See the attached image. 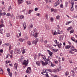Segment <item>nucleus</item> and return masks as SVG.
<instances>
[{
	"label": "nucleus",
	"mask_w": 77,
	"mask_h": 77,
	"mask_svg": "<svg viewBox=\"0 0 77 77\" xmlns=\"http://www.w3.org/2000/svg\"><path fill=\"white\" fill-rule=\"evenodd\" d=\"M29 59H28L26 61L25 60L22 63V65H25L26 66H27V65H28V63H29Z\"/></svg>",
	"instance_id": "f257e3e1"
},
{
	"label": "nucleus",
	"mask_w": 77,
	"mask_h": 77,
	"mask_svg": "<svg viewBox=\"0 0 77 77\" xmlns=\"http://www.w3.org/2000/svg\"><path fill=\"white\" fill-rule=\"evenodd\" d=\"M31 72V68L30 67H29L26 70V72L28 74H30V73Z\"/></svg>",
	"instance_id": "f03ea898"
},
{
	"label": "nucleus",
	"mask_w": 77,
	"mask_h": 77,
	"mask_svg": "<svg viewBox=\"0 0 77 77\" xmlns=\"http://www.w3.org/2000/svg\"><path fill=\"white\" fill-rule=\"evenodd\" d=\"M14 53H18V54H21V51L20 49H16L15 50Z\"/></svg>",
	"instance_id": "7ed1b4c3"
},
{
	"label": "nucleus",
	"mask_w": 77,
	"mask_h": 77,
	"mask_svg": "<svg viewBox=\"0 0 77 77\" xmlns=\"http://www.w3.org/2000/svg\"><path fill=\"white\" fill-rule=\"evenodd\" d=\"M25 60H24V59L23 58V56H22L21 58L19 59L18 60V61H19V62H21H21L22 63L25 61Z\"/></svg>",
	"instance_id": "20e7f679"
},
{
	"label": "nucleus",
	"mask_w": 77,
	"mask_h": 77,
	"mask_svg": "<svg viewBox=\"0 0 77 77\" xmlns=\"http://www.w3.org/2000/svg\"><path fill=\"white\" fill-rule=\"evenodd\" d=\"M51 59V57L50 56L48 57V58L47 59H46L45 60V62H49V63H51V62L50 60Z\"/></svg>",
	"instance_id": "39448f33"
},
{
	"label": "nucleus",
	"mask_w": 77,
	"mask_h": 77,
	"mask_svg": "<svg viewBox=\"0 0 77 77\" xmlns=\"http://www.w3.org/2000/svg\"><path fill=\"white\" fill-rule=\"evenodd\" d=\"M38 42V39H36L35 40H34L32 42V44L35 45H36V44H37Z\"/></svg>",
	"instance_id": "423d86ee"
},
{
	"label": "nucleus",
	"mask_w": 77,
	"mask_h": 77,
	"mask_svg": "<svg viewBox=\"0 0 77 77\" xmlns=\"http://www.w3.org/2000/svg\"><path fill=\"white\" fill-rule=\"evenodd\" d=\"M42 63L43 66H46V65H47L48 64V63L47 62H46L45 63L43 61H42Z\"/></svg>",
	"instance_id": "0eeeda50"
},
{
	"label": "nucleus",
	"mask_w": 77,
	"mask_h": 77,
	"mask_svg": "<svg viewBox=\"0 0 77 77\" xmlns=\"http://www.w3.org/2000/svg\"><path fill=\"white\" fill-rule=\"evenodd\" d=\"M18 63H15V64H14V66L15 69H17V68H18Z\"/></svg>",
	"instance_id": "6e6552de"
},
{
	"label": "nucleus",
	"mask_w": 77,
	"mask_h": 77,
	"mask_svg": "<svg viewBox=\"0 0 77 77\" xmlns=\"http://www.w3.org/2000/svg\"><path fill=\"white\" fill-rule=\"evenodd\" d=\"M52 33L53 35H56L57 34V32L55 30H53L52 31Z\"/></svg>",
	"instance_id": "1a4fd4ad"
},
{
	"label": "nucleus",
	"mask_w": 77,
	"mask_h": 77,
	"mask_svg": "<svg viewBox=\"0 0 77 77\" xmlns=\"http://www.w3.org/2000/svg\"><path fill=\"white\" fill-rule=\"evenodd\" d=\"M17 0L18 1V3L19 5H20L23 2V0Z\"/></svg>",
	"instance_id": "9d476101"
},
{
	"label": "nucleus",
	"mask_w": 77,
	"mask_h": 77,
	"mask_svg": "<svg viewBox=\"0 0 77 77\" xmlns=\"http://www.w3.org/2000/svg\"><path fill=\"white\" fill-rule=\"evenodd\" d=\"M59 0H58V1L55 3L54 5V6H56L59 5Z\"/></svg>",
	"instance_id": "9b49d317"
},
{
	"label": "nucleus",
	"mask_w": 77,
	"mask_h": 77,
	"mask_svg": "<svg viewBox=\"0 0 77 77\" xmlns=\"http://www.w3.org/2000/svg\"><path fill=\"white\" fill-rule=\"evenodd\" d=\"M57 45L58 47L59 48H60L62 47V43H61L59 44L58 43Z\"/></svg>",
	"instance_id": "f8f14e48"
},
{
	"label": "nucleus",
	"mask_w": 77,
	"mask_h": 77,
	"mask_svg": "<svg viewBox=\"0 0 77 77\" xmlns=\"http://www.w3.org/2000/svg\"><path fill=\"white\" fill-rule=\"evenodd\" d=\"M23 26L24 27L23 29L25 30L26 29V23L24 22L23 23Z\"/></svg>",
	"instance_id": "ddd939ff"
},
{
	"label": "nucleus",
	"mask_w": 77,
	"mask_h": 77,
	"mask_svg": "<svg viewBox=\"0 0 77 77\" xmlns=\"http://www.w3.org/2000/svg\"><path fill=\"white\" fill-rule=\"evenodd\" d=\"M33 36L35 38H37L38 37V33L36 32L34 33Z\"/></svg>",
	"instance_id": "4468645a"
},
{
	"label": "nucleus",
	"mask_w": 77,
	"mask_h": 77,
	"mask_svg": "<svg viewBox=\"0 0 77 77\" xmlns=\"http://www.w3.org/2000/svg\"><path fill=\"white\" fill-rule=\"evenodd\" d=\"M46 71H48V72H53V71L52 70L50 69H46Z\"/></svg>",
	"instance_id": "2eb2a0df"
},
{
	"label": "nucleus",
	"mask_w": 77,
	"mask_h": 77,
	"mask_svg": "<svg viewBox=\"0 0 77 77\" xmlns=\"http://www.w3.org/2000/svg\"><path fill=\"white\" fill-rule=\"evenodd\" d=\"M70 47H71L69 45H67L66 46L65 48L66 49H69Z\"/></svg>",
	"instance_id": "dca6fc26"
},
{
	"label": "nucleus",
	"mask_w": 77,
	"mask_h": 77,
	"mask_svg": "<svg viewBox=\"0 0 77 77\" xmlns=\"http://www.w3.org/2000/svg\"><path fill=\"white\" fill-rule=\"evenodd\" d=\"M50 20L51 22H53L54 21V18H53V17H51L50 18Z\"/></svg>",
	"instance_id": "f3484780"
},
{
	"label": "nucleus",
	"mask_w": 77,
	"mask_h": 77,
	"mask_svg": "<svg viewBox=\"0 0 77 77\" xmlns=\"http://www.w3.org/2000/svg\"><path fill=\"white\" fill-rule=\"evenodd\" d=\"M45 27L47 30H49V29H50V27H49V26L47 25H46Z\"/></svg>",
	"instance_id": "a211bd4d"
},
{
	"label": "nucleus",
	"mask_w": 77,
	"mask_h": 77,
	"mask_svg": "<svg viewBox=\"0 0 77 77\" xmlns=\"http://www.w3.org/2000/svg\"><path fill=\"white\" fill-rule=\"evenodd\" d=\"M23 18H24V16L23 15L20 16V20H22L23 19Z\"/></svg>",
	"instance_id": "6ab92c4d"
},
{
	"label": "nucleus",
	"mask_w": 77,
	"mask_h": 77,
	"mask_svg": "<svg viewBox=\"0 0 77 77\" xmlns=\"http://www.w3.org/2000/svg\"><path fill=\"white\" fill-rule=\"evenodd\" d=\"M3 73V70L2 68H0V74H2Z\"/></svg>",
	"instance_id": "aec40b11"
},
{
	"label": "nucleus",
	"mask_w": 77,
	"mask_h": 77,
	"mask_svg": "<svg viewBox=\"0 0 77 77\" xmlns=\"http://www.w3.org/2000/svg\"><path fill=\"white\" fill-rule=\"evenodd\" d=\"M10 16L11 18H13V20H15V16H14L13 14L10 15Z\"/></svg>",
	"instance_id": "412c9836"
},
{
	"label": "nucleus",
	"mask_w": 77,
	"mask_h": 77,
	"mask_svg": "<svg viewBox=\"0 0 77 77\" xmlns=\"http://www.w3.org/2000/svg\"><path fill=\"white\" fill-rule=\"evenodd\" d=\"M52 50L53 51H54V52H55V53H57V51H58L59 50H58V49H53Z\"/></svg>",
	"instance_id": "4be33fe9"
},
{
	"label": "nucleus",
	"mask_w": 77,
	"mask_h": 77,
	"mask_svg": "<svg viewBox=\"0 0 77 77\" xmlns=\"http://www.w3.org/2000/svg\"><path fill=\"white\" fill-rule=\"evenodd\" d=\"M46 71H47V70L46 69L43 70V72H42V74H43V75H45V74H44V73H45V72H46Z\"/></svg>",
	"instance_id": "5701e85b"
},
{
	"label": "nucleus",
	"mask_w": 77,
	"mask_h": 77,
	"mask_svg": "<svg viewBox=\"0 0 77 77\" xmlns=\"http://www.w3.org/2000/svg\"><path fill=\"white\" fill-rule=\"evenodd\" d=\"M56 11H57V10H54V9L53 8H51V12H53V11L54 12H56Z\"/></svg>",
	"instance_id": "b1692460"
},
{
	"label": "nucleus",
	"mask_w": 77,
	"mask_h": 77,
	"mask_svg": "<svg viewBox=\"0 0 77 77\" xmlns=\"http://www.w3.org/2000/svg\"><path fill=\"white\" fill-rule=\"evenodd\" d=\"M36 64L38 65V66H39L40 65V62L39 61H36Z\"/></svg>",
	"instance_id": "393cba45"
},
{
	"label": "nucleus",
	"mask_w": 77,
	"mask_h": 77,
	"mask_svg": "<svg viewBox=\"0 0 77 77\" xmlns=\"http://www.w3.org/2000/svg\"><path fill=\"white\" fill-rule=\"evenodd\" d=\"M71 49L72 51H73L75 49V48L73 46H71Z\"/></svg>",
	"instance_id": "a878e982"
},
{
	"label": "nucleus",
	"mask_w": 77,
	"mask_h": 77,
	"mask_svg": "<svg viewBox=\"0 0 77 77\" xmlns=\"http://www.w3.org/2000/svg\"><path fill=\"white\" fill-rule=\"evenodd\" d=\"M66 76H67L69 75V72H66L65 73Z\"/></svg>",
	"instance_id": "bb28decb"
},
{
	"label": "nucleus",
	"mask_w": 77,
	"mask_h": 77,
	"mask_svg": "<svg viewBox=\"0 0 77 77\" xmlns=\"http://www.w3.org/2000/svg\"><path fill=\"white\" fill-rule=\"evenodd\" d=\"M8 74L10 77H12V72H11V71L8 72Z\"/></svg>",
	"instance_id": "cd10ccee"
},
{
	"label": "nucleus",
	"mask_w": 77,
	"mask_h": 77,
	"mask_svg": "<svg viewBox=\"0 0 77 77\" xmlns=\"http://www.w3.org/2000/svg\"><path fill=\"white\" fill-rule=\"evenodd\" d=\"M72 29V27L70 26L68 28V29H67V30L69 31V30H71Z\"/></svg>",
	"instance_id": "c85d7f7f"
},
{
	"label": "nucleus",
	"mask_w": 77,
	"mask_h": 77,
	"mask_svg": "<svg viewBox=\"0 0 77 77\" xmlns=\"http://www.w3.org/2000/svg\"><path fill=\"white\" fill-rule=\"evenodd\" d=\"M26 3H27V5H30V4H31V2H28V1H26Z\"/></svg>",
	"instance_id": "c756f323"
},
{
	"label": "nucleus",
	"mask_w": 77,
	"mask_h": 77,
	"mask_svg": "<svg viewBox=\"0 0 77 77\" xmlns=\"http://www.w3.org/2000/svg\"><path fill=\"white\" fill-rule=\"evenodd\" d=\"M52 76L53 77H59V76L57 75H52Z\"/></svg>",
	"instance_id": "7c9ffc66"
},
{
	"label": "nucleus",
	"mask_w": 77,
	"mask_h": 77,
	"mask_svg": "<svg viewBox=\"0 0 77 77\" xmlns=\"http://www.w3.org/2000/svg\"><path fill=\"white\" fill-rule=\"evenodd\" d=\"M69 53H70L71 54H74V52H72V51H69Z\"/></svg>",
	"instance_id": "2f4dec72"
},
{
	"label": "nucleus",
	"mask_w": 77,
	"mask_h": 77,
	"mask_svg": "<svg viewBox=\"0 0 77 77\" xmlns=\"http://www.w3.org/2000/svg\"><path fill=\"white\" fill-rule=\"evenodd\" d=\"M42 57L43 59H44L45 60L47 59H46V57L44 55H43L42 56Z\"/></svg>",
	"instance_id": "473e14b6"
},
{
	"label": "nucleus",
	"mask_w": 77,
	"mask_h": 77,
	"mask_svg": "<svg viewBox=\"0 0 77 77\" xmlns=\"http://www.w3.org/2000/svg\"><path fill=\"white\" fill-rule=\"evenodd\" d=\"M25 50H26V49H23V51H22V54H24V53H25L26 52V51H25Z\"/></svg>",
	"instance_id": "72a5a7b5"
},
{
	"label": "nucleus",
	"mask_w": 77,
	"mask_h": 77,
	"mask_svg": "<svg viewBox=\"0 0 77 77\" xmlns=\"http://www.w3.org/2000/svg\"><path fill=\"white\" fill-rule=\"evenodd\" d=\"M11 62V61H8V60H7L5 61V63L6 64H8V63H10Z\"/></svg>",
	"instance_id": "f704fd0d"
},
{
	"label": "nucleus",
	"mask_w": 77,
	"mask_h": 77,
	"mask_svg": "<svg viewBox=\"0 0 77 77\" xmlns=\"http://www.w3.org/2000/svg\"><path fill=\"white\" fill-rule=\"evenodd\" d=\"M19 40L20 42H23V41H24V39H19Z\"/></svg>",
	"instance_id": "c9c22d12"
},
{
	"label": "nucleus",
	"mask_w": 77,
	"mask_h": 77,
	"mask_svg": "<svg viewBox=\"0 0 77 77\" xmlns=\"http://www.w3.org/2000/svg\"><path fill=\"white\" fill-rule=\"evenodd\" d=\"M33 12V10H29V14H30V13H31V12Z\"/></svg>",
	"instance_id": "e433bc0d"
},
{
	"label": "nucleus",
	"mask_w": 77,
	"mask_h": 77,
	"mask_svg": "<svg viewBox=\"0 0 77 77\" xmlns=\"http://www.w3.org/2000/svg\"><path fill=\"white\" fill-rule=\"evenodd\" d=\"M33 27V25H32V24H31L29 26V29H30V27H31V28H32Z\"/></svg>",
	"instance_id": "4c0bfd02"
},
{
	"label": "nucleus",
	"mask_w": 77,
	"mask_h": 77,
	"mask_svg": "<svg viewBox=\"0 0 77 77\" xmlns=\"http://www.w3.org/2000/svg\"><path fill=\"white\" fill-rule=\"evenodd\" d=\"M13 52H14V51L12 50L10 52V53L11 54H13Z\"/></svg>",
	"instance_id": "58836bf2"
},
{
	"label": "nucleus",
	"mask_w": 77,
	"mask_h": 77,
	"mask_svg": "<svg viewBox=\"0 0 77 77\" xmlns=\"http://www.w3.org/2000/svg\"><path fill=\"white\" fill-rule=\"evenodd\" d=\"M56 18L57 20H59V19H60V16H59V15H58L56 17Z\"/></svg>",
	"instance_id": "ea45409f"
},
{
	"label": "nucleus",
	"mask_w": 77,
	"mask_h": 77,
	"mask_svg": "<svg viewBox=\"0 0 77 77\" xmlns=\"http://www.w3.org/2000/svg\"><path fill=\"white\" fill-rule=\"evenodd\" d=\"M48 54H49L50 55V56H52V52H49L48 53Z\"/></svg>",
	"instance_id": "a19ab883"
},
{
	"label": "nucleus",
	"mask_w": 77,
	"mask_h": 77,
	"mask_svg": "<svg viewBox=\"0 0 77 77\" xmlns=\"http://www.w3.org/2000/svg\"><path fill=\"white\" fill-rule=\"evenodd\" d=\"M10 10H12V8H11V6H9V8L8 9V11H10Z\"/></svg>",
	"instance_id": "79ce46f5"
},
{
	"label": "nucleus",
	"mask_w": 77,
	"mask_h": 77,
	"mask_svg": "<svg viewBox=\"0 0 77 77\" xmlns=\"http://www.w3.org/2000/svg\"><path fill=\"white\" fill-rule=\"evenodd\" d=\"M10 56V54H8L7 55L6 58L8 59V57H9Z\"/></svg>",
	"instance_id": "37998d69"
},
{
	"label": "nucleus",
	"mask_w": 77,
	"mask_h": 77,
	"mask_svg": "<svg viewBox=\"0 0 77 77\" xmlns=\"http://www.w3.org/2000/svg\"><path fill=\"white\" fill-rule=\"evenodd\" d=\"M71 23V21H69L68 22H67L66 23V25H68V24H69V23Z\"/></svg>",
	"instance_id": "c03bdc74"
},
{
	"label": "nucleus",
	"mask_w": 77,
	"mask_h": 77,
	"mask_svg": "<svg viewBox=\"0 0 77 77\" xmlns=\"http://www.w3.org/2000/svg\"><path fill=\"white\" fill-rule=\"evenodd\" d=\"M54 42H55V44H57L58 43H59V42H57V40H55L54 41Z\"/></svg>",
	"instance_id": "a18cd8bd"
},
{
	"label": "nucleus",
	"mask_w": 77,
	"mask_h": 77,
	"mask_svg": "<svg viewBox=\"0 0 77 77\" xmlns=\"http://www.w3.org/2000/svg\"><path fill=\"white\" fill-rule=\"evenodd\" d=\"M74 30H72L70 31V33H72L74 32Z\"/></svg>",
	"instance_id": "49530a36"
},
{
	"label": "nucleus",
	"mask_w": 77,
	"mask_h": 77,
	"mask_svg": "<svg viewBox=\"0 0 77 77\" xmlns=\"http://www.w3.org/2000/svg\"><path fill=\"white\" fill-rule=\"evenodd\" d=\"M7 37H9V36H10V34L7 33Z\"/></svg>",
	"instance_id": "de8ad7c7"
},
{
	"label": "nucleus",
	"mask_w": 77,
	"mask_h": 77,
	"mask_svg": "<svg viewBox=\"0 0 77 77\" xmlns=\"http://www.w3.org/2000/svg\"><path fill=\"white\" fill-rule=\"evenodd\" d=\"M74 10V8H73V7L72 6V7H71L70 11H72Z\"/></svg>",
	"instance_id": "09e8293b"
},
{
	"label": "nucleus",
	"mask_w": 77,
	"mask_h": 77,
	"mask_svg": "<svg viewBox=\"0 0 77 77\" xmlns=\"http://www.w3.org/2000/svg\"><path fill=\"white\" fill-rule=\"evenodd\" d=\"M46 2H49V3H51V0H46Z\"/></svg>",
	"instance_id": "8fccbe9b"
},
{
	"label": "nucleus",
	"mask_w": 77,
	"mask_h": 77,
	"mask_svg": "<svg viewBox=\"0 0 77 77\" xmlns=\"http://www.w3.org/2000/svg\"><path fill=\"white\" fill-rule=\"evenodd\" d=\"M2 27H5V25L3 24H2L1 25H0V28H2Z\"/></svg>",
	"instance_id": "3c124183"
},
{
	"label": "nucleus",
	"mask_w": 77,
	"mask_h": 77,
	"mask_svg": "<svg viewBox=\"0 0 77 77\" xmlns=\"http://www.w3.org/2000/svg\"><path fill=\"white\" fill-rule=\"evenodd\" d=\"M27 43L29 45H31V43L30 41H28L27 42Z\"/></svg>",
	"instance_id": "603ef678"
},
{
	"label": "nucleus",
	"mask_w": 77,
	"mask_h": 77,
	"mask_svg": "<svg viewBox=\"0 0 77 77\" xmlns=\"http://www.w3.org/2000/svg\"><path fill=\"white\" fill-rule=\"evenodd\" d=\"M63 35H61L60 36V39L63 38Z\"/></svg>",
	"instance_id": "864d4df0"
},
{
	"label": "nucleus",
	"mask_w": 77,
	"mask_h": 77,
	"mask_svg": "<svg viewBox=\"0 0 77 77\" xmlns=\"http://www.w3.org/2000/svg\"><path fill=\"white\" fill-rule=\"evenodd\" d=\"M51 63V66L53 67L54 66V64H53L51 62V63Z\"/></svg>",
	"instance_id": "5fc2aeb1"
},
{
	"label": "nucleus",
	"mask_w": 77,
	"mask_h": 77,
	"mask_svg": "<svg viewBox=\"0 0 77 77\" xmlns=\"http://www.w3.org/2000/svg\"><path fill=\"white\" fill-rule=\"evenodd\" d=\"M65 6L66 7H67V5H68V2H66L65 3Z\"/></svg>",
	"instance_id": "6e6d98bb"
},
{
	"label": "nucleus",
	"mask_w": 77,
	"mask_h": 77,
	"mask_svg": "<svg viewBox=\"0 0 77 77\" xmlns=\"http://www.w3.org/2000/svg\"><path fill=\"white\" fill-rule=\"evenodd\" d=\"M36 15L37 16H38V17H39V16L40 15V14L39 13H37L36 14Z\"/></svg>",
	"instance_id": "4d7b16f0"
},
{
	"label": "nucleus",
	"mask_w": 77,
	"mask_h": 77,
	"mask_svg": "<svg viewBox=\"0 0 77 77\" xmlns=\"http://www.w3.org/2000/svg\"><path fill=\"white\" fill-rule=\"evenodd\" d=\"M38 10V8H35V11H37Z\"/></svg>",
	"instance_id": "13d9d810"
},
{
	"label": "nucleus",
	"mask_w": 77,
	"mask_h": 77,
	"mask_svg": "<svg viewBox=\"0 0 77 77\" xmlns=\"http://www.w3.org/2000/svg\"><path fill=\"white\" fill-rule=\"evenodd\" d=\"M0 52L2 53H3V49H1L0 50Z\"/></svg>",
	"instance_id": "bf43d9fd"
},
{
	"label": "nucleus",
	"mask_w": 77,
	"mask_h": 77,
	"mask_svg": "<svg viewBox=\"0 0 77 77\" xmlns=\"http://www.w3.org/2000/svg\"><path fill=\"white\" fill-rule=\"evenodd\" d=\"M45 17H46L47 20H48V15H45Z\"/></svg>",
	"instance_id": "052dcab7"
},
{
	"label": "nucleus",
	"mask_w": 77,
	"mask_h": 77,
	"mask_svg": "<svg viewBox=\"0 0 77 77\" xmlns=\"http://www.w3.org/2000/svg\"><path fill=\"white\" fill-rule=\"evenodd\" d=\"M45 75H46V77H49V76L48 75V74H46Z\"/></svg>",
	"instance_id": "680f3d73"
},
{
	"label": "nucleus",
	"mask_w": 77,
	"mask_h": 77,
	"mask_svg": "<svg viewBox=\"0 0 77 77\" xmlns=\"http://www.w3.org/2000/svg\"><path fill=\"white\" fill-rule=\"evenodd\" d=\"M7 71H8V72H10V69L9 68H8L7 69Z\"/></svg>",
	"instance_id": "e2e57ef3"
},
{
	"label": "nucleus",
	"mask_w": 77,
	"mask_h": 77,
	"mask_svg": "<svg viewBox=\"0 0 77 77\" xmlns=\"http://www.w3.org/2000/svg\"><path fill=\"white\" fill-rule=\"evenodd\" d=\"M10 15L11 14L10 13H7V14H6L7 16L8 17H9V16H10Z\"/></svg>",
	"instance_id": "0e129e2a"
},
{
	"label": "nucleus",
	"mask_w": 77,
	"mask_h": 77,
	"mask_svg": "<svg viewBox=\"0 0 77 77\" xmlns=\"http://www.w3.org/2000/svg\"><path fill=\"white\" fill-rule=\"evenodd\" d=\"M60 7L62 8H63V5L62 4H61L60 5Z\"/></svg>",
	"instance_id": "69168bd1"
},
{
	"label": "nucleus",
	"mask_w": 77,
	"mask_h": 77,
	"mask_svg": "<svg viewBox=\"0 0 77 77\" xmlns=\"http://www.w3.org/2000/svg\"><path fill=\"white\" fill-rule=\"evenodd\" d=\"M9 50H10L11 49V45H9Z\"/></svg>",
	"instance_id": "338daca9"
},
{
	"label": "nucleus",
	"mask_w": 77,
	"mask_h": 77,
	"mask_svg": "<svg viewBox=\"0 0 77 77\" xmlns=\"http://www.w3.org/2000/svg\"><path fill=\"white\" fill-rule=\"evenodd\" d=\"M73 51H75V52H77V50L75 49Z\"/></svg>",
	"instance_id": "774afa93"
}]
</instances>
